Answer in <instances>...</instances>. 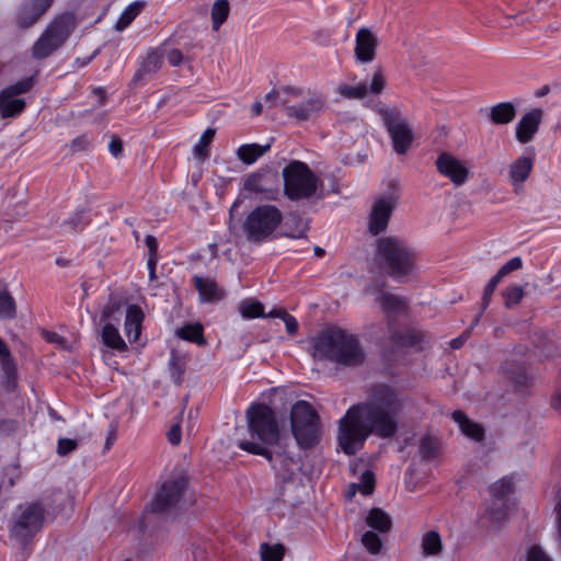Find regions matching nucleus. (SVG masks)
<instances>
[{"label":"nucleus","mask_w":561,"mask_h":561,"mask_svg":"<svg viewBox=\"0 0 561 561\" xmlns=\"http://www.w3.org/2000/svg\"><path fill=\"white\" fill-rule=\"evenodd\" d=\"M280 106L285 108L286 115L296 122H305L320 115L324 110L325 101L321 95L312 94L307 100L288 104V100H280Z\"/></svg>","instance_id":"19"},{"label":"nucleus","mask_w":561,"mask_h":561,"mask_svg":"<svg viewBox=\"0 0 561 561\" xmlns=\"http://www.w3.org/2000/svg\"><path fill=\"white\" fill-rule=\"evenodd\" d=\"M139 11H140V1H134L133 3H130L124 10V12L121 14V16L116 23V28L118 31H123L124 28H126L133 22V20L138 15Z\"/></svg>","instance_id":"45"},{"label":"nucleus","mask_w":561,"mask_h":561,"mask_svg":"<svg viewBox=\"0 0 561 561\" xmlns=\"http://www.w3.org/2000/svg\"><path fill=\"white\" fill-rule=\"evenodd\" d=\"M53 0H33L31 4H25L21 9L18 23L21 27L33 25L37 19L50 7Z\"/></svg>","instance_id":"26"},{"label":"nucleus","mask_w":561,"mask_h":561,"mask_svg":"<svg viewBox=\"0 0 561 561\" xmlns=\"http://www.w3.org/2000/svg\"><path fill=\"white\" fill-rule=\"evenodd\" d=\"M102 341L108 347L124 351L126 348V344L124 340L121 337L117 329L112 323H105L102 330Z\"/></svg>","instance_id":"38"},{"label":"nucleus","mask_w":561,"mask_h":561,"mask_svg":"<svg viewBox=\"0 0 561 561\" xmlns=\"http://www.w3.org/2000/svg\"><path fill=\"white\" fill-rule=\"evenodd\" d=\"M175 336L198 346L207 344L204 336V325L201 322L185 323L184 325L176 328Z\"/></svg>","instance_id":"30"},{"label":"nucleus","mask_w":561,"mask_h":561,"mask_svg":"<svg viewBox=\"0 0 561 561\" xmlns=\"http://www.w3.org/2000/svg\"><path fill=\"white\" fill-rule=\"evenodd\" d=\"M117 308L116 302H110L102 311L101 321H108Z\"/></svg>","instance_id":"61"},{"label":"nucleus","mask_w":561,"mask_h":561,"mask_svg":"<svg viewBox=\"0 0 561 561\" xmlns=\"http://www.w3.org/2000/svg\"><path fill=\"white\" fill-rule=\"evenodd\" d=\"M188 478L185 473H176L162 482L146 510L150 513L176 515L184 506Z\"/></svg>","instance_id":"8"},{"label":"nucleus","mask_w":561,"mask_h":561,"mask_svg":"<svg viewBox=\"0 0 561 561\" xmlns=\"http://www.w3.org/2000/svg\"><path fill=\"white\" fill-rule=\"evenodd\" d=\"M87 222V213L83 209H80L73 213L67 220H65L64 226L67 227L69 231H75L81 225H85Z\"/></svg>","instance_id":"49"},{"label":"nucleus","mask_w":561,"mask_h":561,"mask_svg":"<svg viewBox=\"0 0 561 561\" xmlns=\"http://www.w3.org/2000/svg\"><path fill=\"white\" fill-rule=\"evenodd\" d=\"M287 313L288 312L283 309L274 308L270 312L265 313L264 318H278L283 320Z\"/></svg>","instance_id":"63"},{"label":"nucleus","mask_w":561,"mask_h":561,"mask_svg":"<svg viewBox=\"0 0 561 561\" xmlns=\"http://www.w3.org/2000/svg\"><path fill=\"white\" fill-rule=\"evenodd\" d=\"M376 254L382 270L394 282L405 283L416 273L415 251L398 237L378 239Z\"/></svg>","instance_id":"3"},{"label":"nucleus","mask_w":561,"mask_h":561,"mask_svg":"<svg viewBox=\"0 0 561 561\" xmlns=\"http://www.w3.org/2000/svg\"><path fill=\"white\" fill-rule=\"evenodd\" d=\"M243 188L261 199L277 201L279 197L278 175L271 171L254 172L244 180Z\"/></svg>","instance_id":"14"},{"label":"nucleus","mask_w":561,"mask_h":561,"mask_svg":"<svg viewBox=\"0 0 561 561\" xmlns=\"http://www.w3.org/2000/svg\"><path fill=\"white\" fill-rule=\"evenodd\" d=\"M230 5L227 0H217L211 9L213 28L218 31L229 15Z\"/></svg>","instance_id":"40"},{"label":"nucleus","mask_w":561,"mask_h":561,"mask_svg":"<svg viewBox=\"0 0 561 561\" xmlns=\"http://www.w3.org/2000/svg\"><path fill=\"white\" fill-rule=\"evenodd\" d=\"M270 144H244L237 149V157L244 164L250 165L253 164L259 158H261L270 149Z\"/></svg>","instance_id":"33"},{"label":"nucleus","mask_w":561,"mask_h":561,"mask_svg":"<svg viewBox=\"0 0 561 561\" xmlns=\"http://www.w3.org/2000/svg\"><path fill=\"white\" fill-rule=\"evenodd\" d=\"M390 340L398 347H412L421 350V344L424 339L421 332L414 330H407L404 332L392 330Z\"/></svg>","instance_id":"31"},{"label":"nucleus","mask_w":561,"mask_h":561,"mask_svg":"<svg viewBox=\"0 0 561 561\" xmlns=\"http://www.w3.org/2000/svg\"><path fill=\"white\" fill-rule=\"evenodd\" d=\"M375 486V476L371 471H365L360 477L359 491L364 495L373 493Z\"/></svg>","instance_id":"52"},{"label":"nucleus","mask_w":561,"mask_h":561,"mask_svg":"<svg viewBox=\"0 0 561 561\" xmlns=\"http://www.w3.org/2000/svg\"><path fill=\"white\" fill-rule=\"evenodd\" d=\"M419 454L424 460H432L437 455V442L431 436H424L420 439Z\"/></svg>","instance_id":"43"},{"label":"nucleus","mask_w":561,"mask_h":561,"mask_svg":"<svg viewBox=\"0 0 561 561\" xmlns=\"http://www.w3.org/2000/svg\"><path fill=\"white\" fill-rule=\"evenodd\" d=\"M534 168V158L529 156H520L510 165V180L516 186L524 183Z\"/></svg>","instance_id":"29"},{"label":"nucleus","mask_w":561,"mask_h":561,"mask_svg":"<svg viewBox=\"0 0 561 561\" xmlns=\"http://www.w3.org/2000/svg\"><path fill=\"white\" fill-rule=\"evenodd\" d=\"M378 113L381 116L383 126L392 141L394 152L398 154H405L414 139L412 127L396 108L381 105L378 108Z\"/></svg>","instance_id":"12"},{"label":"nucleus","mask_w":561,"mask_h":561,"mask_svg":"<svg viewBox=\"0 0 561 561\" xmlns=\"http://www.w3.org/2000/svg\"><path fill=\"white\" fill-rule=\"evenodd\" d=\"M239 313L243 319H256L265 317L264 306L255 299H243L238 306Z\"/></svg>","instance_id":"36"},{"label":"nucleus","mask_w":561,"mask_h":561,"mask_svg":"<svg viewBox=\"0 0 561 561\" xmlns=\"http://www.w3.org/2000/svg\"><path fill=\"white\" fill-rule=\"evenodd\" d=\"M31 81L23 80L0 91V117L2 119L15 117L25 108V101L20 94L31 89Z\"/></svg>","instance_id":"15"},{"label":"nucleus","mask_w":561,"mask_h":561,"mask_svg":"<svg viewBox=\"0 0 561 561\" xmlns=\"http://www.w3.org/2000/svg\"><path fill=\"white\" fill-rule=\"evenodd\" d=\"M89 145V139L85 136L78 137L72 140L71 148L75 151L82 150Z\"/></svg>","instance_id":"62"},{"label":"nucleus","mask_w":561,"mask_h":561,"mask_svg":"<svg viewBox=\"0 0 561 561\" xmlns=\"http://www.w3.org/2000/svg\"><path fill=\"white\" fill-rule=\"evenodd\" d=\"M403 399L386 383L371 387L367 399L350 407L339 424V445L345 455H355L370 435L391 438L398 432Z\"/></svg>","instance_id":"1"},{"label":"nucleus","mask_w":561,"mask_h":561,"mask_svg":"<svg viewBox=\"0 0 561 561\" xmlns=\"http://www.w3.org/2000/svg\"><path fill=\"white\" fill-rule=\"evenodd\" d=\"M125 333L130 342H135L140 336V308L131 305L127 308L125 318Z\"/></svg>","instance_id":"34"},{"label":"nucleus","mask_w":561,"mask_h":561,"mask_svg":"<svg viewBox=\"0 0 561 561\" xmlns=\"http://www.w3.org/2000/svg\"><path fill=\"white\" fill-rule=\"evenodd\" d=\"M503 297L505 307L512 309L522 301L524 297V289L522 286L518 285L508 286L503 291Z\"/></svg>","instance_id":"46"},{"label":"nucleus","mask_w":561,"mask_h":561,"mask_svg":"<svg viewBox=\"0 0 561 561\" xmlns=\"http://www.w3.org/2000/svg\"><path fill=\"white\" fill-rule=\"evenodd\" d=\"M167 436L171 445H179L182 438L181 426L179 424L172 425L168 431Z\"/></svg>","instance_id":"56"},{"label":"nucleus","mask_w":561,"mask_h":561,"mask_svg":"<svg viewBox=\"0 0 561 561\" xmlns=\"http://www.w3.org/2000/svg\"><path fill=\"white\" fill-rule=\"evenodd\" d=\"M283 321L289 335L297 334L299 325L297 319L294 316L287 313Z\"/></svg>","instance_id":"57"},{"label":"nucleus","mask_w":561,"mask_h":561,"mask_svg":"<svg viewBox=\"0 0 561 561\" xmlns=\"http://www.w3.org/2000/svg\"><path fill=\"white\" fill-rule=\"evenodd\" d=\"M193 280L198 291L201 302H214L224 298V291L217 286L213 278L195 275Z\"/></svg>","instance_id":"25"},{"label":"nucleus","mask_w":561,"mask_h":561,"mask_svg":"<svg viewBox=\"0 0 561 561\" xmlns=\"http://www.w3.org/2000/svg\"><path fill=\"white\" fill-rule=\"evenodd\" d=\"M479 112L485 114L489 122L494 125L508 124L516 116V107L511 102H501L491 107H482Z\"/></svg>","instance_id":"24"},{"label":"nucleus","mask_w":561,"mask_h":561,"mask_svg":"<svg viewBox=\"0 0 561 561\" xmlns=\"http://www.w3.org/2000/svg\"><path fill=\"white\" fill-rule=\"evenodd\" d=\"M522 266H523V260L519 256H514V257L510 259L505 264H503L499 271L501 272V274L506 276L510 273L522 268Z\"/></svg>","instance_id":"55"},{"label":"nucleus","mask_w":561,"mask_h":561,"mask_svg":"<svg viewBox=\"0 0 561 561\" xmlns=\"http://www.w3.org/2000/svg\"><path fill=\"white\" fill-rule=\"evenodd\" d=\"M280 100H286L285 98L279 96V91L276 89H272L268 93L265 94V101L271 104H278L280 106Z\"/></svg>","instance_id":"60"},{"label":"nucleus","mask_w":561,"mask_h":561,"mask_svg":"<svg viewBox=\"0 0 561 561\" xmlns=\"http://www.w3.org/2000/svg\"><path fill=\"white\" fill-rule=\"evenodd\" d=\"M420 550L423 558H437L444 550L443 538L437 530L425 531L421 537Z\"/></svg>","instance_id":"27"},{"label":"nucleus","mask_w":561,"mask_h":561,"mask_svg":"<svg viewBox=\"0 0 561 561\" xmlns=\"http://www.w3.org/2000/svg\"><path fill=\"white\" fill-rule=\"evenodd\" d=\"M73 14L66 13L57 16L34 43L32 55L36 59H44L64 45L76 27Z\"/></svg>","instance_id":"10"},{"label":"nucleus","mask_w":561,"mask_h":561,"mask_svg":"<svg viewBox=\"0 0 561 561\" xmlns=\"http://www.w3.org/2000/svg\"><path fill=\"white\" fill-rule=\"evenodd\" d=\"M290 426L297 444L302 449L316 446L321 438L319 415L308 401L298 400L291 407Z\"/></svg>","instance_id":"9"},{"label":"nucleus","mask_w":561,"mask_h":561,"mask_svg":"<svg viewBox=\"0 0 561 561\" xmlns=\"http://www.w3.org/2000/svg\"><path fill=\"white\" fill-rule=\"evenodd\" d=\"M526 561H552L551 557L538 545L527 549Z\"/></svg>","instance_id":"51"},{"label":"nucleus","mask_w":561,"mask_h":561,"mask_svg":"<svg viewBox=\"0 0 561 561\" xmlns=\"http://www.w3.org/2000/svg\"><path fill=\"white\" fill-rule=\"evenodd\" d=\"M16 316L14 298L5 289H0V320H12Z\"/></svg>","instance_id":"39"},{"label":"nucleus","mask_w":561,"mask_h":561,"mask_svg":"<svg viewBox=\"0 0 561 561\" xmlns=\"http://www.w3.org/2000/svg\"><path fill=\"white\" fill-rule=\"evenodd\" d=\"M451 419L454 420L455 423L458 424L461 433L465 436H467L468 438H471L472 440H476V442H481L483 439V437H484L483 427L480 424L469 420L462 411H460V410L454 411L451 413Z\"/></svg>","instance_id":"28"},{"label":"nucleus","mask_w":561,"mask_h":561,"mask_svg":"<svg viewBox=\"0 0 561 561\" xmlns=\"http://www.w3.org/2000/svg\"><path fill=\"white\" fill-rule=\"evenodd\" d=\"M542 117V112L539 108H534L522 116L516 125V139L520 144L530 141L537 133Z\"/></svg>","instance_id":"23"},{"label":"nucleus","mask_w":561,"mask_h":561,"mask_svg":"<svg viewBox=\"0 0 561 561\" xmlns=\"http://www.w3.org/2000/svg\"><path fill=\"white\" fill-rule=\"evenodd\" d=\"M168 61L172 66H179L183 61V54L180 49H171L167 55Z\"/></svg>","instance_id":"58"},{"label":"nucleus","mask_w":561,"mask_h":561,"mask_svg":"<svg viewBox=\"0 0 561 561\" xmlns=\"http://www.w3.org/2000/svg\"><path fill=\"white\" fill-rule=\"evenodd\" d=\"M0 369L1 386L8 392H14L18 389L16 363L11 355L10 350L0 337Z\"/></svg>","instance_id":"22"},{"label":"nucleus","mask_w":561,"mask_h":561,"mask_svg":"<svg viewBox=\"0 0 561 561\" xmlns=\"http://www.w3.org/2000/svg\"><path fill=\"white\" fill-rule=\"evenodd\" d=\"M379 45L377 35L369 27H360L355 35L354 57L358 64L371 62Z\"/></svg>","instance_id":"20"},{"label":"nucleus","mask_w":561,"mask_h":561,"mask_svg":"<svg viewBox=\"0 0 561 561\" xmlns=\"http://www.w3.org/2000/svg\"><path fill=\"white\" fill-rule=\"evenodd\" d=\"M514 489V476H506L489 486L492 503L488 508L491 520L501 523L510 512L508 495Z\"/></svg>","instance_id":"13"},{"label":"nucleus","mask_w":561,"mask_h":561,"mask_svg":"<svg viewBox=\"0 0 561 561\" xmlns=\"http://www.w3.org/2000/svg\"><path fill=\"white\" fill-rule=\"evenodd\" d=\"M284 195L293 202H299L313 197L321 181L309 168L299 160L289 161L282 171Z\"/></svg>","instance_id":"4"},{"label":"nucleus","mask_w":561,"mask_h":561,"mask_svg":"<svg viewBox=\"0 0 561 561\" xmlns=\"http://www.w3.org/2000/svg\"><path fill=\"white\" fill-rule=\"evenodd\" d=\"M262 561H282L285 554V548L282 543L268 545L262 543L260 547Z\"/></svg>","instance_id":"41"},{"label":"nucleus","mask_w":561,"mask_h":561,"mask_svg":"<svg viewBox=\"0 0 561 561\" xmlns=\"http://www.w3.org/2000/svg\"><path fill=\"white\" fill-rule=\"evenodd\" d=\"M396 207L397 199L391 195L381 196L374 202L368 217V231L370 234L378 236L387 229Z\"/></svg>","instance_id":"17"},{"label":"nucleus","mask_w":561,"mask_h":561,"mask_svg":"<svg viewBox=\"0 0 561 561\" xmlns=\"http://www.w3.org/2000/svg\"><path fill=\"white\" fill-rule=\"evenodd\" d=\"M362 542L367 551L371 554H378L381 551L382 541L380 537L371 530H367L363 534Z\"/></svg>","instance_id":"47"},{"label":"nucleus","mask_w":561,"mask_h":561,"mask_svg":"<svg viewBox=\"0 0 561 561\" xmlns=\"http://www.w3.org/2000/svg\"><path fill=\"white\" fill-rule=\"evenodd\" d=\"M78 446L77 440L70 438H60L58 440L57 453L60 456H67L73 451Z\"/></svg>","instance_id":"54"},{"label":"nucleus","mask_w":561,"mask_h":561,"mask_svg":"<svg viewBox=\"0 0 561 561\" xmlns=\"http://www.w3.org/2000/svg\"><path fill=\"white\" fill-rule=\"evenodd\" d=\"M386 87V78L380 68L376 69L369 83L362 81L356 84H341L337 88V92L341 96L348 100H362L367 95H378Z\"/></svg>","instance_id":"16"},{"label":"nucleus","mask_w":561,"mask_h":561,"mask_svg":"<svg viewBox=\"0 0 561 561\" xmlns=\"http://www.w3.org/2000/svg\"><path fill=\"white\" fill-rule=\"evenodd\" d=\"M439 174L447 178L455 186L463 185L470 174L463 161L449 152H442L435 161Z\"/></svg>","instance_id":"18"},{"label":"nucleus","mask_w":561,"mask_h":561,"mask_svg":"<svg viewBox=\"0 0 561 561\" xmlns=\"http://www.w3.org/2000/svg\"><path fill=\"white\" fill-rule=\"evenodd\" d=\"M108 150L113 157L117 158L123 150L122 141L118 138H113L108 145Z\"/></svg>","instance_id":"59"},{"label":"nucleus","mask_w":561,"mask_h":561,"mask_svg":"<svg viewBox=\"0 0 561 561\" xmlns=\"http://www.w3.org/2000/svg\"><path fill=\"white\" fill-rule=\"evenodd\" d=\"M293 220L295 221L296 226L294 228H288L284 236L295 240L306 238L308 230L307 224H305L302 218L298 216H295Z\"/></svg>","instance_id":"48"},{"label":"nucleus","mask_w":561,"mask_h":561,"mask_svg":"<svg viewBox=\"0 0 561 561\" xmlns=\"http://www.w3.org/2000/svg\"><path fill=\"white\" fill-rule=\"evenodd\" d=\"M215 136V129L207 128L199 137L197 144L193 147L195 158L204 161L207 158V147Z\"/></svg>","instance_id":"42"},{"label":"nucleus","mask_w":561,"mask_h":561,"mask_svg":"<svg viewBox=\"0 0 561 561\" xmlns=\"http://www.w3.org/2000/svg\"><path fill=\"white\" fill-rule=\"evenodd\" d=\"M494 291H495V288H493L492 286H490L488 284L485 285V287L483 289V295H482L481 310L477 314V317L474 318V320L472 322V327L476 325L479 322L480 317L486 310V308L490 306L491 299H492V295L494 294Z\"/></svg>","instance_id":"53"},{"label":"nucleus","mask_w":561,"mask_h":561,"mask_svg":"<svg viewBox=\"0 0 561 561\" xmlns=\"http://www.w3.org/2000/svg\"><path fill=\"white\" fill-rule=\"evenodd\" d=\"M559 382L561 383V370L559 374ZM552 407L561 413V391L558 392L551 401Z\"/></svg>","instance_id":"64"},{"label":"nucleus","mask_w":561,"mask_h":561,"mask_svg":"<svg viewBox=\"0 0 561 561\" xmlns=\"http://www.w3.org/2000/svg\"><path fill=\"white\" fill-rule=\"evenodd\" d=\"M366 523L373 529L380 533H386L390 529V517L380 508H373L369 511Z\"/></svg>","instance_id":"37"},{"label":"nucleus","mask_w":561,"mask_h":561,"mask_svg":"<svg viewBox=\"0 0 561 561\" xmlns=\"http://www.w3.org/2000/svg\"><path fill=\"white\" fill-rule=\"evenodd\" d=\"M145 244L148 248L147 270L149 274V286H151L157 279L156 266L158 262V240L153 236L147 234L145 238Z\"/></svg>","instance_id":"35"},{"label":"nucleus","mask_w":561,"mask_h":561,"mask_svg":"<svg viewBox=\"0 0 561 561\" xmlns=\"http://www.w3.org/2000/svg\"><path fill=\"white\" fill-rule=\"evenodd\" d=\"M186 355L175 350H172L169 358V374L171 380L175 385H181L184 380V374L186 369Z\"/></svg>","instance_id":"32"},{"label":"nucleus","mask_w":561,"mask_h":561,"mask_svg":"<svg viewBox=\"0 0 561 561\" xmlns=\"http://www.w3.org/2000/svg\"><path fill=\"white\" fill-rule=\"evenodd\" d=\"M238 447L249 454L263 456L268 461L276 478L282 482L291 481L300 469L299 458L278 443L268 448L255 442H239Z\"/></svg>","instance_id":"7"},{"label":"nucleus","mask_w":561,"mask_h":561,"mask_svg":"<svg viewBox=\"0 0 561 561\" xmlns=\"http://www.w3.org/2000/svg\"><path fill=\"white\" fill-rule=\"evenodd\" d=\"M505 371L508 375V378L519 387H525L528 385L529 378L524 367L518 366L516 370H511L507 368V364L504 367Z\"/></svg>","instance_id":"50"},{"label":"nucleus","mask_w":561,"mask_h":561,"mask_svg":"<svg viewBox=\"0 0 561 561\" xmlns=\"http://www.w3.org/2000/svg\"><path fill=\"white\" fill-rule=\"evenodd\" d=\"M311 345L316 360L336 367H356L366 358L359 336L340 327L322 330L311 340Z\"/></svg>","instance_id":"2"},{"label":"nucleus","mask_w":561,"mask_h":561,"mask_svg":"<svg viewBox=\"0 0 561 561\" xmlns=\"http://www.w3.org/2000/svg\"><path fill=\"white\" fill-rule=\"evenodd\" d=\"M283 221V214L275 205H259L245 217L242 229L247 240L252 243H264L276 238V230Z\"/></svg>","instance_id":"6"},{"label":"nucleus","mask_w":561,"mask_h":561,"mask_svg":"<svg viewBox=\"0 0 561 561\" xmlns=\"http://www.w3.org/2000/svg\"><path fill=\"white\" fill-rule=\"evenodd\" d=\"M44 524V508L39 503H25L16 507L10 527L11 539L27 543Z\"/></svg>","instance_id":"11"},{"label":"nucleus","mask_w":561,"mask_h":561,"mask_svg":"<svg viewBox=\"0 0 561 561\" xmlns=\"http://www.w3.org/2000/svg\"><path fill=\"white\" fill-rule=\"evenodd\" d=\"M249 438L240 442H255L272 447L279 440V427L275 411L266 403H251L247 410Z\"/></svg>","instance_id":"5"},{"label":"nucleus","mask_w":561,"mask_h":561,"mask_svg":"<svg viewBox=\"0 0 561 561\" xmlns=\"http://www.w3.org/2000/svg\"><path fill=\"white\" fill-rule=\"evenodd\" d=\"M371 291L376 293V302L380 307V309L388 317V327H392V321L390 317H396L401 313H404L408 308V300L404 297L397 296L385 291L382 286L379 288L378 285H374L371 287Z\"/></svg>","instance_id":"21"},{"label":"nucleus","mask_w":561,"mask_h":561,"mask_svg":"<svg viewBox=\"0 0 561 561\" xmlns=\"http://www.w3.org/2000/svg\"><path fill=\"white\" fill-rule=\"evenodd\" d=\"M162 65V54L158 49H151L142 58V75L145 72L153 73Z\"/></svg>","instance_id":"44"}]
</instances>
